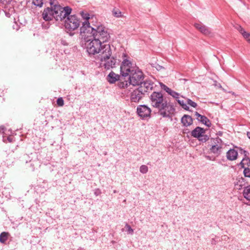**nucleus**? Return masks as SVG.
<instances>
[{"label": "nucleus", "instance_id": "24", "mask_svg": "<svg viewBox=\"0 0 250 250\" xmlns=\"http://www.w3.org/2000/svg\"><path fill=\"white\" fill-rule=\"evenodd\" d=\"M178 103L183 108L186 110H189V107L187 105V104L185 103V102L183 100H180L179 99L176 100Z\"/></svg>", "mask_w": 250, "mask_h": 250}, {"label": "nucleus", "instance_id": "28", "mask_svg": "<svg viewBox=\"0 0 250 250\" xmlns=\"http://www.w3.org/2000/svg\"><path fill=\"white\" fill-rule=\"evenodd\" d=\"M125 227L126 228V231L128 234H132L133 233L134 230L131 228L130 226L126 224L125 226Z\"/></svg>", "mask_w": 250, "mask_h": 250}, {"label": "nucleus", "instance_id": "38", "mask_svg": "<svg viewBox=\"0 0 250 250\" xmlns=\"http://www.w3.org/2000/svg\"><path fill=\"white\" fill-rule=\"evenodd\" d=\"M245 161V159L244 158L243 159L242 161L240 163V165H242V167H243L244 166V162Z\"/></svg>", "mask_w": 250, "mask_h": 250}, {"label": "nucleus", "instance_id": "39", "mask_svg": "<svg viewBox=\"0 0 250 250\" xmlns=\"http://www.w3.org/2000/svg\"><path fill=\"white\" fill-rule=\"evenodd\" d=\"M247 136H248V138L250 139V132H247Z\"/></svg>", "mask_w": 250, "mask_h": 250}, {"label": "nucleus", "instance_id": "11", "mask_svg": "<svg viewBox=\"0 0 250 250\" xmlns=\"http://www.w3.org/2000/svg\"><path fill=\"white\" fill-rule=\"evenodd\" d=\"M140 86L139 88H141L142 91H144V94L149 90L153 89L154 86V83L149 79H146L140 84Z\"/></svg>", "mask_w": 250, "mask_h": 250}, {"label": "nucleus", "instance_id": "27", "mask_svg": "<svg viewBox=\"0 0 250 250\" xmlns=\"http://www.w3.org/2000/svg\"><path fill=\"white\" fill-rule=\"evenodd\" d=\"M33 4L36 6L42 7L43 5L42 0H33Z\"/></svg>", "mask_w": 250, "mask_h": 250}, {"label": "nucleus", "instance_id": "12", "mask_svg": "<svg viewBox=\"0 0 250 250\" xmlns=\"http://www.w3.org/2000/svg\"><path fill=\"white\" fill-rule=\"evenodd\" d=\"M42 17L45 21H50L54 18L53 7L45 8L42 14Z\"/></svg>", "mask_w": 250, "mask_h": 250}, {"label": "nucleus", "instance_id": "34", "mask_svg": "<svg viewBox=\"0 0 250 250\" xmlns=\"http://www.w3.org/2000/svg\"><path fill=\"white\" fill-rule=\"evenodd\" d=\"M242 36L247 42L250 43V33L246 32Z\"/></svg>", "mask_w": 250, "mask_h": 250}, {"label": "nucleus", "instance_id": "37", "mask_svg": "<svg viewBox=\"0 0 250 250\" xmlns=\"http://www.w3.org/2000/svg\"><path fill=\"white\" fill-rule=\"evenodd\" d=\"M241 151H242V153H243L244 154L245 156L247 157V155L249 154L248 152L246 150H243L242 149H241Z\"/></svg>", "mask_w": 250, "mask_h": 250}, {"label": "nucleus", "instance_id": "17", "mask_svg": "<svg viewBox=\"0 0 250 250\" xmlns=\"http://www.w3.org/2000/svg\"><path fill=\"white\" fill-rule=\"evenodd\" d=\"M119 79L120 76L118 74H115L113 71L110 72L106 78L107 81L110 83H114Z\"/></svg>", "mask_w": 250, "mask_h": 250}, {"label": "nucleus", "instance_id": "40", "mask_svg": "<svg viewBox=\"0 0 250 250\" xmlns=\"http://www.w3.org/2000/svg\"><path fill=\"white\" fill-rule=\"evenodd\" d=\"M8 140L10 142L12 141L11 139L9 137L8 138Z\"/></svg>", "mask_w": 250, "mask_h": 250}, {"label": "nucleus", "instance_id": "3", "mask_svg": "<svg viewBox=\"0 0 250 250\" xmlns=\"http://www.w3.org/2000/svg\"><path fill=\"white\" fill-rule=\"evenodd\" d=\"M82 42L84 44L86 51L90 55L99 54V59L104 60L112 54L110 45L109 44L102 45L101 42L94 39H91L88 34H80Z\"/></svg>", "mask_w": 250, "mask_h": 250}, {"label": "nucleus", "instance_id": "16", "mask_svg": "<svg viewBox=\"0 0 250 250\" xmlns=\"http://www.w3.org/2000/svg\"><path fill=\"white\" fill-rule=\"evenodd\" d=\"M238 156V152L234 149H230L226 153V157L229 161L235 160Z\"/></svg>", "mask_w": 250, "mask_h": 250}, {"label": "nucleus", "instance_id": "30", "mask_svg": "<svg viewBox=\"0 0 250 250\" xmlns=\"http://www.w3.org/2000/svg\"><path fill=\"white\" fill-rule=\"evenodd\" d=\"M112 13L113 15L116 17L119 18L122 17V13L119 10L114 9L112 11Z\"/></svg>", "mask_w": 250, "mask_h": 250}, {"label": "nucleus", "instance_id": "18", "mask_svg": "<svg viewBox=\"0 0 250 250\" xmlns=\"http://www.w3.org/2000/svg\"><path fill=\"white\" fill-rule=\"evenodd\" d=\"M181 122L185 126H189L192 124V118L189 115H184L181 119Z\"/></svg>", "mask_w": 250, "mask_h": 250}, {"label": "nucleus", "instance_id": "7", "mask_svg": "<svg viewBox=\"0 0 250 250\" xmlns=\"http://www.w3.org/2000/svg\"><path fill=\"white\" fill-rule=\"evenodd\" d=\"M80 25V20L75 15L67 16L64 22L65 28L68 31H73L77 29Z\"/></svg>", "mask_w": 250, "mask_h": 250}, {"label": "nucleus", "instance_id": "26", "mask_svg": "<svg viewBox=\"0 0 250 250\" xmlns=\"http://www.w3.org/2000/svg\"><path fill=\"white\" fill-rule=\"evenodd\" d=\"M140 171L143 174L146 173L148 171V167L146 165H142L140 167Z\"/></svg>", "mask_w": 250, "mask_h": 250}, {"label": "nucleus", "instance_id": "36", "mask_svg": "<svg viewBox=\"0 0 250 250\" xmlns=\"http://www.w3.org/2000/svg\"><path fill=\"white\" fill-rule=\"evenodd\" d=\"M101 192L99 189H96L94 191V194L96 196H98L101 194Z\"/></svg>", "mask_w": 250, "mask_h": 250}, {"label": "nucleus", "instance_id": "5", "mask_svg": "<svg viewBox=\"0 0 250 250\" xmlns=\"http://www.w3.org/2000/svg\"><path fill=\"white\" fill-rule=\"evenodd\" d=\"M53 8L54 18L56 21H62L68 16L72 11V9L69 6L62 7L59 5H55Z\"/></svg>", "mask_w": 250, "mask_h": 250}, {"label": "nucleus", "instance_id": "19", "mask_svg": "<svg viewBox=\"0 0 250 250\" xmlns=\"http://www.w3.org/2000/svg\"><path fill=\"white\" fill-rule=\"evenodd\" d=\"M203 134H205V130L204 129V128L199 126L196 127L191 132V135L193 137L197 138L200 137V136Z\"/></svg>", "mask_w": 250, "mask_h": 250}, {"label": "nucleus", "instance_id": "31", "mask_svg": "<svg viewBox=\"0 0 250 250\" xmlns=\"http://www.w3.org/2000/svg\"><path fill=\"white\" fill-rule=\"evenodd\" d=\"M235 28L243 35L246 31L239 25H236Z\"/></svg>", "mask_w": 250, "mask_h": 250}, {"label": "nucleus", "instance_id": "6", "mask_svg": "<svg viewBox=\"0 0 250 250\" xmlns=\"http://www.w3.org/2000/svg\"><path fill=\"white\" fill-rule=\"evenodd\" d=\"M126 88L127 91V94L130 97V99L131 102L138 103L144 97V91L141 90V88H136L133 89L131 87H128Z\"/></svg>", "mask_w": 250, "mask_h": 250}, {"label": "nucleus", "instance_id": "1", "mask_svg": "<svg viewBox=\"0 0 250 250\" xmlns=\"http://www.w3.org/2000/svg\"><path fill=\"white\" fill-rule=\"evenodd\" d=\"M81 15L85 21L83 22L80 28V34H88L91 39H94L102 44L109 41L110 38V34L104 26L101 25L93 27L90 25V23L93 22L96 19L93 16H90L89 14L83 11L81 12Z\"/></svg>", "mask_w": 250, "mask_h": 250}, {"label": "nucleus", "instance_id": "35", "mask_svg": "<svg viewBox=\"0 0 250 250\" xmlns=\"http://www.w3.org/2000/svg\"><path fill=\"white\" fill-rule=\"evenodd\" d=\"M57 103L58 105L62 106L64 104V103H63V100L62 99V98H60L58 99V100L57 101Z\"/></svg>", "mask_w": 250, "mask_h": 250}, {"label": "nucleus", "instance_id": "29", "mask_svg": "<svg viewBox=\"0 0 250 250\" xmlns=\"http://www.w3.org/2000/svg\"><path fill=\"white\" fill-rule=\"evenodd\" d=\"M245 177L250 178V168H245L243 171Z\"/></svg>", "mask_w": 250, "mask_h": 250}, {"label": "nucleus", "instance_id": "32", "mask_svg": "<svg viewBox=\"0 0 250 250\" xmlns=\"http://www.w3.org/2000/svg\"><path fill=\"white\" fill-rule=\"evenodd\" d=\"M187 103L188 105H190L191 106H192L193 107L195 108L197 106V104L196 103H195L194 102H193L192 100H191L189 99H187Z\"/></svg>", "mask_w": 250, "mask_h": 250}, {"label": "nucleus", "instance_id": "41", "mask_svg": "<svg viewBox=\"0 0 250 250\" xmlns=\"http://www.w3.org/2000/svg\"><path fill=\"white\" fill-rule=\"evenodd\" d=\"M113 192H114V193H116V191L115 190H114V191H113Z\"/></svg>", "mask_w": 250, "mask_h": 250}, {"label": "nucleus", "instance_id": "21", "mask_svg": "<svg viewBox=\"0 0 250 250\" xmlns=\"http://www.w3.org/2000/svg\"><path fill=\"white\" fill-rule=\"evenodd\" d=\"M243 195L247 200L250 201V185L245 187L243 191Z\"/></svg>", "mask_w": 250, "mask_h": 250}, {"label": "nucleus", "instance_id": "23", "mask_svg": "<svg viewBox=\"0 0 250 250\" xmlns=\"http://www.w3.org/2000/svg\"><path fill=\"white\" fill-rule=\"evenodd\" d=\"M167 93L170 96H171L172 97L175 98L176 100L179 99L180 94L173 91L171 89H170V90Z\"/></svg>", "mask_w": 250, "mask_h": 250}, {"label": "nucleus", "instance_id": "20", "mask_svg": "<svg viewBox=\"0 0 250 250\" xmlns=\"http://www.w3.org/2000/svg\"><path fill=\"white\" fill-rule=\"evenodd\" d=\"M10 234L7 232H2L0 234V242L1 243H5L8 240Z\"/></svg>", "mask_w": 250, "mask_h": 250}, {"label": "nucleus", "instance_id": "9", "mask_svg": "<svg viewBox=\"0 0 250 250\" xmlns=\"http://www.w3.org/2000/svg\"><path fill=\"white\" fill-rule=\"evenodd\" d=\"M151 112V110L150 108L145 104L140 105L137 108V114L140 117L143 119L149 117Z\"/></svg>", "mask_w": 250, "mask_h": 250}, {"label": "nucleus", "instance_id": "14", "mask_svg": "<svg viewBox=\"0 0 250 250\" xmlns=\"http://www.w3.org/2000/svg\"><path fill=\"white\" fill-rule=\"evenodd\" d=\"M194 26L200 32L205 35H208L210 33L209 28L202 23H196L194 24Z\"/></svg>", "mask_w": 250, "mask_h": 250}, {"label": "nucleus", "instance_id": "13", "mask_svg": "<svg viewBox=\"0 0 250 250\" xmlns=\"http://www.w3.org/2000/svg\"><path fill=\"white\" fill-rule=\"evenodd\" d=\"M247 182L245 179L240 176H238L234 182L235 188L238 190L241 189L243 187H246Z\"/></svg>", "mask_w": 250, "mask_h": 250}, {"label": "nucleus", "instance_id": "10", "mask_svg": "<svg viewBox=\"0 0 250 250\" xmlns=\"http://www.w3.org/2000/svg\"><path fill=\"white\" fill-rule=\"evenodd\" d=\"M215 141V145H212L209 149L211 153L219 156L221 153L222 148V145L220 144L222 142V140L221 139L217 138L216 139Z\"/></svg>", "mask_w": 250, "mask_h": 250}, {"label": "nucleus", "instance_id": "25", "mask_svg": "<svg viewBox=\"0 0 250 250\" xmlns=\"http://www.w3.org/2000/svg\"><path fill=\"white\" fill-rule=\"evenodd\" d=\"M199 141L202 142H206L209 139V137L207 135L204 134H202L200 137L198 138Z\"/></svg>", "mask_w": 250, "mask_h": 250}, {"label": "nucleus", "instance_id": "15", "mask_svg": "<svg viewBox=\"0 0 250 250\" xmlns=\"http://www.w3.org/2000/svg\"><path fill=\"white\" fill-rule=\"evenodd\" d=\"M195 115L197 117V119L199 121L208 127L210 126L211 123L207 117L200 114L197 112H195Z\"/></svg>", "mask_w": 250, "mask_h": 250}, {"label": "nucleus", "instance_id": "2", "mask_svg": "<svg viewBox=\"0 0 250 250\" xmlns=\"http://www.w3.org/2000/svg\"><path fill=\"white\" fill-rule=\"evenodd\" d=\"M121 75L123 77L129 76V82H120L119 86L122 88H128L132 86H138L144 80L143 72L137 66H133L132 64L126 59L123 60L120 66Z\"/></svg>", "mask_w": 250, "mask_h": 250}, {"label": "nucleus", "instance_id": "8", "mask_svg": "<svg viewBox=\"0 0 250 250\" xmlns=\"http://www.w3.org/2000/svg\"><path fill=\"white\" fill-rule=\"evenodd\" d=\"M110 55L108 58L104 60L99 59L102 62L101 65L104 66L105 69L108 70L115 67L117 60L114 57H111Z\"/></svg>", "mask_w": 250, "mask_h": 250}, {"label": "nucleus", "instance_id": "4", "mask_svg": "<svg viewBox=\"0 0 250 250\" xmlns=\"http://www.w3.org/2000/svg\"><path fill=\"white\" fill-rule=\"evenodd\" d=\"M149 99L151 105L157 108L158 114L163 117H170L175 111L172 104L167 101L161 92H153Z\"/></svg>", "mask_w": 250, "mask_h": 250}, {"label": "nucleus", "instance_id": "22", "mask_svg": "<svg viewBox=\"0 0 250 250\" xmlns=\"http://www.w3.org/2000/svg\"><path fill=\"white\" fill-rule=\"evenodd\" d=\"M11 1L12 0H0V6L5 9Z\"/></svg>", "mask_w": 250, "mask_h": 250}, {"label": "nucleus", "instance_id": "33", "mask_svg": "<svg viewBox=\"0 0 250 250\" xmlns=\"http://www.w3.org/2000/svg\"><path fill=\"white\" fill-rule=\"evenodd\" d=\"M160 85L162 89L166 91L167 93L169 92L170 88L162 83H160Z\"/></svg>", "mask_w": 250, "mask_h": 250}]
</instances>
